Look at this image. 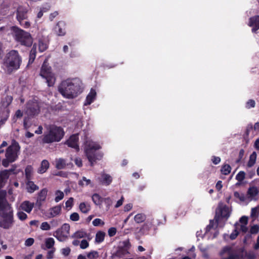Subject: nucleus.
Returning a JSON list of instances; mask_svg holds the SVG:
<instances>
[{"label":"nucleus","instance_id":"f257e3e1","mask_svg":"<svg viewBox=\"0 0 259 259\" xmlns=\"http://www.w3.org/2000/svg\"><path fill=\"white\" fill-rule=\"evenodd\" d=\"M82 83L78 78L68 79L61 82L58 87V91L65 98H75L82 92Z\"/></svg>","mask_w":259,"mask_h":259},{"label":"nucleus","instance_id":"f03ea898","mask_svg":"<svg viewBox=\"0 0 259 259\" xmlns=\"http://www.w3.org/2000/svg\"><path fill=\"white\" fill-rule=\"evenodd\" d=\"M0 227L5 229L11 228L13 224V210L6 199V192L0 191Z\"/></svg>","mask_w":259,"mask_h":259},{"label":"nucleus","instance_id":"7ed1b4c3","mask_svg":"<svg viewBox=\"0 0 259 259\" xmlns=\"http://www.w3.org/2000/svg\"><path fill=\"white\" fill-rule=\"evenodd\" d=\"M84 145L85 154L91 165H93L94 162L97 160L101 159L102 157V155L101 153L96 152L101 147L98 143L94 142L90 138L86 136L84 139Z\"/></svg>","mask_w":259,"mask_h":259},{"label":"nucleus","instance_id":"20e7f679","mask_svg":"<svg viewBox=\"0 0 259 259\" xmlns=\"http://www.w3.org/2000/svg\"><path fill=\"white\" fill-rule=\"evenodd\" d=\"M63 130L55 125L50 126L48 132L43 136L42 141L44 143L50 144L59 142L64 137Z\"/></svg>","mask_w":259,"mask_h":259},{"label":"nucleus","instance_id":"39448f33","mask_svg":"<svg viewBox=\"0 0 259 259\" xmlns=\"http://www.w3.org/2000/svg\"><path fill=\"white\" fill-rule=\"evenodd\" d=\"M5 63L9 69H18L21 63V58L18 51L16 50L10 51L6 56Z\"/></svg>","mask_w":259,"mask_h":259},{"label":"nucleus","instance_id":"423d86ee","mask_svg":"<svg viewBox=\"0 0 259 259\" xmlns=\"http://www.w3.org/2000/svg\"><path fill=\"white\" fill-rule=\"evenodd\" d=\"M14 30L15 39L17 41L22 45L27 47H30L32 45L33 39L29 33L18 27H15Z\"/></svg>","mask_w":259,"mask_h":259},{"label":"nucleus","instance_id":"0eeeda50","mask_svg":"<svg viewBox=\"0 0 259 259\" xmlns=\"http://www.w3.org/2000/svg\"><path fill=\"white\" fill-rule=\"evenodd\" d=\"M40 75L46 79L48 86L51 87L54 84L56 78L54 74L51 71V68L49 66L47 60L44 62L41 67Z\"/></svg>","mask_w":259,"mask_h":259},{"label":"nucleus","instance_id":"6e6552de","mask_svg":"<svg viewBox=\"0 0 259 259\" xmlns=\"http://www.w3.org/2000/svg\"><path fill=\"white\" fill-rule=\"evenodd\" d=\"M20 147L17 142L13 141L12 144L7 149L5 156L13 162L17 160L20 152Z\"/></svg>","mask_w":259,"mask_h":259},{"label":"nucleus","instance_id":"1a4fd4ad","mask_svg":"<svg viewBox=\"0 0 259 259\" xmlns=\"http://www.w3.org/2000/svg\"><path fill=\"white\" fill-rule=\"evenodd\" d=\"M70 226L68 224H63L62 227L56 230L54 236L60 242L66 241L69 235Z\"/></svg>","mask_w":259,"mask_h":259},{"label":"nucleus","instance_id":"9d476101","mask_svg":"<svg viewBox=\"0 0 259 259\" xmlns=\"http://www.w3.org/2000/svg\"><path fill=\"white\" fill-rule=\"evenodd\" d=\"M39 110V107L38 102L35 100H32L27 103L25 112L28 115H32L37 114Z\"/></svg>","mask_w":259,"mask_h":259},{"label":"nucleus","instance_id":"9b49d317","mask_svg":"<svg viewBox=\"0 0 259 259\" xmlns=\"http://www.w3.org/2000/svg\"><path fill=\"white\" fill-rule=\"evenodd\" d=\"M230 210L229 207L220 204L216 210V214L222 218H228L230 216Z\"/></svg>","mask_w":259,"mask_h":259},{"label":"nucleus","instance_id":"f8f14e48","mask_svg":"<svg viewBox=\"0 0 259 259\" xmlns=\"http://www.w3.org/2000/svg\"><path fill=\"white\" fill-rule=\"evenodd\" d=\"M78 142V135H73L70 136L69 139L66 142V143L69 147L74 148L76 151H78L79 148Z\"/></svg>","mask_w":259,"mask_h":259},{"label":"nucleus","instance_id":"ddd939ff","mask_svg":"<svg viewBox=\"0 0 259 259\" xmlns=\"http://www.w3.org/2000/svg\"><path fill=\"white\" fill-rule=\"evenodd\" d=\"M28 9L22 6H20L17 10V19L18 21H22L27 18V13Z\"/></svg>","mask_w":259,"mask_h":259},{"label":"nucleus","instance_id":"4468645a","mask_svg":"<svg viewBox=\"0 0 259 259\" xmlns=\"http://www.w3.org/2000/svg\"><path fill=\"white\" fill-rule=\"evenodd\" d=\"M98 179L102 184L106 186L109 185L112 182V177L110 175L105 172H102L101 174V177Z\"/></svg>","mask_w":259,"mask_h":259},{"label":"nucleus","instance_id":"2eb2a0df","mask_svg":"<svg viewBox=\"0 0 259 259\" xmlns=\"http://www.w3.org/2000/svg\"><path fill=\"white\" fill-rule=\"evenodd\" d=\"M249 26L252 27V32L259 29V16L251 17L249 19Z\"/></svg>","mask_w":259,"mask_h":259},{"label":"nucleus","instance_id":"dca6fc26","mask_svg":"<svg viewBox=\"0 0 259 259\" xmlns=\"http://www.w3.org/2000/svg\"><path fill=\"white\" fill-rule=\"evenodd\" d=\"M34 206V203L26 200L21 203L20 205V208L22 210H24L27 213H30L32 211Z\"/></svg>","mask_w":259,"mask_h":259},{"label":"nucleus","instance_id":"f3484780","mask_svg":"<svg viewBox=\"0 0 259 259\" xmlns=\"http://www.w3.org/2000/svg\"><path fill=\"white\" fill-rule=\"evenodd\" d=\"M48 194V189L44 188L42 189L38 194L37 198L36 204L39 206L41 205V203L46 200Z\"/></svg>","mask_w":259,"mask_h":259},{"label":"nucleus","instance_id":"a211bd4d","mask_svg":"<svg viewBox=\"0 0 259 259\" xmlns=\"http://www.w3.org/2000/svg\"><path fill=\"white\" fill-rule=\"evenodd\" d=\"M10 171H12V170H4L0 172V187H2L8 179Z\"/></svg>","mask_w":259,"mask_h":259},{"label":"nucleus","instance_id":"6ab92c4d","mask_svg":"<svg viewBox=\"0 0 259 259\" xmlns=\"http://www.w3.org/2000/svg\"><path fill=\"white\" fill-rule=\"evenodd\" d=\"M12 100L13 97L11 96H7L0 103V109H6L11 104Z\"/></svg>","mask_w":259,"mask_h":259},{"label":"nucleus","instance_id":"aec40b11","mask_svg":"<svg viewBox=\"0 0 259 259\" xmlns=\"http://www.w3.org/2000/svg\"><path fill=\"white\" fill-rule=\"evenodd\" d=\"M96 96V92L95 90L92 89L90 93L88 94L86 98L85 102L84 104V105H90L95 100Z\"/></svg>","mask_w":259,"mask_h":259},{"label":"nucleus","instance_id":"412c9836","mask_svg":"<svg viewBox=\"0 0 259 259\" xmlns=\"http://www.w3.org/2000/svg\"><path fill=\"white\" fill-rule=\"evenodd\" d=\"M55 30L58 35H64L65 34L64 23L62 22H59L55 27Z\"/></svg>","mask_w":259,"mask_h":259},{"label":"nucleus","instance_id":"4be33fe9","mask_svg":"<svg viewBox=\"0 0 259 259\" xmlns=\"http://www.w3.org/2000/svg\"><path fill=\"white\" fill-rule=\"evenodd\" d=\"M50 166L49 162L47 160H43L40 164V166L38 168L37 172L39 174L45 173L49 168Z\"/></svg>","mask_w":259,"mask_h":259},{"label":"nucleus","instance_id":"5701e85b","mask_svg":"<svg viewBox=\"0 0 259 259\" xmlns=\"http://www.w3.org/2000/svg\"><path fill=\"white\" fill-rule=\"evenodd\" d=\"M78 185L81 187L90 186V187H93L94 186L92 181L89 179H87L85 177H82L78 181Z\"/></svg>","mask_w":259,"mask_h":259},{"label":"nucleus","instance_id":"b1692460","mask_svg":"<svg viewBox=\"0 0 259 259\" xmlns=\"http://www.w3.org/2000/svg\"><path fill=\"white\" fill-rule=\"evenodd\" d=\"M61 211V207L60 206H56L49 210V218L55 217L59 215Z\"/></svg>","mask_w":259,"mask_h":259},{"label":"nucleus","instance_id":"393cba45","mask_svg":"<svg viewBox=\"0 0 259 259\" xmlns=\"http://www.w3.org/2000/svg\"><path fill=\"white\" fill-rule=\"evenodd\" d=\"M225 253H227L229 255L228 257L223 258L222 259H235L234 256L231 253V248L230 247H225L220 252V254L221 255H223Z\"/></svg>","mask_w":259,"mask_h":259},{"label":"nucleus","instance_id":"a878e982","mask_svg":"<svg viewBox=\"0 0 259 259\" xmlns=\"http://www.w3.org/2000/svg\"><path fill=\"white\" fill-rule=\"evenodd\" d=\"M256 157L257 154L256 152H253L249 156V160L247 163V167H251L255 164L256 160Z\"/></svg>","mask_w":259,"mask_h":259},{"label":"nucleus","instance_id":"bb28decb","mask_svg":"<svg viewBox=\"0 0 259 259\" xmlns=\"http://www.w3.org/2000/svg\"><path fill=\"white\" fill-rule=\"evenodd\" d=\"M87 236V233L85 231H84L83 230H79V231H77L76 232H75L71 236V237L72 238L80 239V238L86 237Z\"/></svg>","mask_w":259,"mask_h":259},{"label":"nucleus","instance_id":"cd10ccee","mask_svg":"<svg viewBox=\"0 0 259 259\" xmlns=\"http://www.w3.org/2000/svg\"><path fill=\"white\" fill-rule=\"evenodd\" d=\"M105 233L102 231H98L96 235L95 242L97 243H100L103 242L104 240Z\"/></svg>","mask_w":259,"mask_h":259},{"label":"nucleus","instance_id":"c85d7f7f","mask_svg":"<svg viewBox=\"0 0 259 259\" xmlns=\"http://www.w3.org/2000/svg\"><path fill=\"white\" fill-rule=\"evenodd\" d=\"M26 185L27 189L29 193H32L38 189V187L31 181H28Z\"/></svg>","mask_w":259,"mask_h":259},{"label":"nucleus","instance_id":"c756f323","mask_svg":"<svg viewBox=\"0 0 259 259\" xmlns=\"http://www.w3.org/2000/svg\"><path fill=\"white\" fill-rule=\"evenodd\" d=\"M55 201L58 202L63 199L64 194L63 192L58 190L55 192Z\"/></svg>","mask_w":259,"mask_h":259},{"label":"nucleus","instance_id":"7c9ffc66","mask_svg":"<svg viewBox=\"0 0 259 259\" xmlns=\"http://www.w3.org/2000/svg\"><path fill=\"white\" fill-rule=\"evenodd\" d=\"M66 162L63 159H58L56 160V167L58 169H63L66 167Z\"/></svg>","mask_w":259,"mask_h":259},{"label":"nucleus","instance_id":"2f4dec72","mask_svg":"<svg viewBox=\"0 0 259 259\" xmlns=\"http://www.w3.org/2000/svg\"><path fill=\"white\" fill-rule=\"evenodd\" d=\"M92 200L94 203L97 205H101L103 201V199L98 194H94L92 196Z\"/></svg>","mask_w":259,"mask_h":259},{"label":"nucleus","instance_id":"473e14b6","mask_svg":"<svg viewBox=\"0 0 259 259\" xmlns=\"http://www.w3.org/2000/svg\"><path fill=\"white\" fill-rule=\"evenodd\" d=\"M79 209L82 212L87 213L90 210V205L89 204L82 202L79 205Z\"/></svg>","mask_w":259,"mask_h":259},{"label":"nucleus","instance_id":"72a5a7b5","mask_svg":"<svg viewBox=\"0 0 259 259\" xmlns=\"http://www.w3.org/2000/svg\"><path fill=\"white\" fill-rule=\"evenodd\" d=\"M134 220L137 223H141L146 220V215L143 213H138L135 216Z\"/></svg>","mask_w":259,"mask_h":259},{"label":"nucleus","instance_id":"f704fd0d","mask_svg":"<svg viewBox=\"0 0 259 259\" xmlns=\"http://www.w3.org/2000/svg\"><path fill=\"white\" fill-rule=\"evenodd\" d=\"M45 246L47 249L52 248L55 244V240L53 238H48L45 240Z\"/></svg>","mask_w":259,"mask_h":259},{"label":"nucleus","instance_id":"c9c22d12","mask_svg":"<svg viewBox=\"0 0 259 259\" xmlns=\"http://www.w3.org/2000/svg\"><path fill=\"white\" fill-rule=\"evenodd\" d=\"M259 215V207H255L251 209L250 217L253 219V221L255 220Z\"/></svg>","mask_w":259,"mask_h":259},{"label":"nucleus","instance_id":"e433bc0d","mask_svg":"<svg viewBox=\"0 0 259 259\" xmlns=\"http://www.w3.org/2000/svg\"><path fill=\"white\" fill-rule=\"evenodd\" d=\"M258 193V189L255 187H250L248 190V194L251 197H253L257 195Z\"/></svg>","mask_w":259,"mask_h":259},{"label":"nucleus","instance_id":"4c0bfd02","mask_svg":"<svg viewBox=\"0 0 259 259\" xmlns=\"http://www.w3.org/2000/svg\"><path fill=\"white\" fill-rule=\"evenodd\" d=\"M231 170V167L229 164H224L221 168L222 173L225 175H227L230 174Z\"/></svg>","mask_w":259,"mask_h":259},{"label":"nucleus","instance_id":"58836bf2","mask_svg":"<svg viewBox=\"0 0 259 259\" xmlns=\"http://www.w3.org/2000/svg\"><path fill=\"white\" fill-rule=\"evenodd\" d=\"M235 227L237 230L239 229L243 233H246L248 231L247 225L236 223Z\"/></svg>","mask_w":259,"mask_h":259},{"label":"nucleus","instance_id":"ea45409f","mask_svg":"<svg viewBox=\"0 0 259 259\" xmlns=\"http://www.w3.org/2000/svg\"><path fill=\"white\" fill-rule=\"evenodd\" d=\"M87 257L89 259H97L99 257V253L97 251H91L87 253Z\"/></svg>","mask_w":259,"mask_h":259},{"label":"nucleus","instance_id":"a19ab883","mask_svg":"<svg viewBox=\"0 0 259 259\" xmlns=\"http://www.w3.org/2000/svg\"><path fill=\"white\" fill-rule=\"evenodd\" d=\"M48 48L47 44L43 40H40L38 42V49L40 52L45 51Z\"/></svg>","mask_w":259,"mask_h":259},{"label":"nucleus","instance_id":"79ce46f5","mask_svg":"<svg viewBox=\"0 0 259 259\" xmlns=\"http://www.w3.org/2000/svg\"><path fill=\"white\" fill-rule=\"evenodd\" d=\"M33 171V168L31 165H28L25 170V175L27 179H30Z\"/></svg>","mask_w":259,"mask_h":259},{"label":"nucleus","instance_id":"37998d69","mask_svg":"<svg viewBox=\"0 0 259 259\" xmlns=\"http://www.w3.org/2000/svg\"><path fill=\"white\" fill-rule=\"evenodd\" d=\"M256 253L252 250L245 252V257L247 259H255L256 258Z\"/></svg>","mask_w":259,"mask_h":259},{"label":"nucleus","instance_id":"c03bdc74","mask_svg":"<svg viewBox=\"0 0 259 259\" xmlns=\"http://www.w3.org/2000/svg\"><path fill=\"white\" fill-rule=\"evenodd\" d=\"M40 228L41 230H42L43 231H49V230H51V226L50 225V224L48 222H42L41 223V224L40 225Z\"/></svg>","mask_w":259,"mask_h":259},{"label":"nucleus","instance_id":"a18cd8bd","mask_svg":"<svg viewBox=\"0 0 259 259\" xmlns=\"http://www.w3.org/2000/svg\"><path fill=\"white\" fill-rule=\"evenodd\" d=\"M17 215L19 219L21 221H24L27 218V215L25 212L21 210L18 211Z\"/></svg>","mask_w":259,"mask_h":259},{"label":"nucleus","instance_id":"49530a36","mask_svg":"<svg viewBox=\"0 0 259 259\" xmlns=\"http://www.w3.org/2000/svg\"><path fill=\"white\" fill-rule=\"evenodd\" d=\"M92 224L94 226H103L105 223L100 219H96L93 221Z\"/></svg>","mask_w":259,"mask_h":259},{"label":"nucleus","instance_id":"de8ad7c7","mask_svg":"<svg viewBox=\"0 0 259 259\" xmlns=\"http://www.w3.org/2000/svg\"><path fill=\"white\" fill-rule=\"evenodd\" d=\"M245 174L244 171H240L236 176V179L239 182L242 181L245 178Z\"/></svg>","mask_w":259,"mask_h":259},{"label":"nucleus","instance_id":"09e8293b","mask_svg":"<svg viewBox=\"0 0 259 259\" xmlns=\"http://www.w3.org/2000/svg\"><path fill=\"white\" fill-rule=\"evenodd\" d=\"M259 231V226L257 225H253L251 227L249 232L251 234H256Z\"/></svg>","mask_w":259,"mask_h":259},{"label":"nucleus","instance_id":"8fccbe9b","mask_svg":"<svg viewBox=\"0 0 259 259\" xmlns=\"http://www.w3.org/2000/svg\"><path fill=\"white\" fill-rule=\"evenodd\" d=\"M79 246L80 248L84 249L89 247V243L87 240L83 239L80 242Z\"/></svg>","mask_w":259,"mask_h":259},{"label":"nucleus","instance_id":"3c124183","mask_svg":"<svg viewBox=\"0 0 259 259\" xmlns=\"http://www.w3.org/2000/svg\"><path fill=\"white\" fill-rule=\"evenodd\" d=\"M34 242V240L33 238H29L25 240L24 245L26 246H31V245H33Z\"/></svg>","mask_w":259,"mask_h":259},{"label":"nucleus","instance_id":"603ef678","mask_svg":"<svg viewBox=\"0 0 259 259\" xmlns=\"http://www.w3.org/2000/svg\"><path fill=\"white\" fill-rule=\"evenodd\" d=\"M70 219L73 221H77L79 219V214L77 212H73L70 215Z\"/></svg>","mask_w":259,"mask_h":259},{"label":"nucleus","instance_id":"864d4df0","mask_svg":"<svg viewBox=\"0 0 259 259\" xmlns=\"http://www.w3.org/2000/svg\"><path fill=\"white\" fill-rule=\"evenodd\" d=\"M116 233V229L114 227H111L108 231V235L110 237L114 236Z\"/></svg>","mask_w":259,"mask_h":259},{"label":"nucleus","instance_id":"5fc2aeb1","mask_svg":"<svg viewBox=\"0 0 259 259\" xmlns=\"http://www.w3.org/2000/svg\"><path fill=\"white\" fill-rule=\"evenodd\" d=\"M234 195L236 198H238L241 201H243L245 200L244 195L242 194H240L238 192H235Z\"/></svg>","mask_w":259,"mask_h":259},{"label":"nucleus","instance_id":"6e6d98bb","mask_svg":"<svg viewBox=\"0 0 259 259\" xmlns=\"http://www.w3.org/2000/svg\"><path fill=\"white\" fill-rule=\"evenodd\" d=\"M19 22L20 24L25 28H29L30 26V23L28 21H24V20H22V21Z\"/></svg>","mask_w":259,"mask_h":259},{"label":"nucleus","instance_id":"4d7b16f0","mask_svg":"<svg viewBox=\"0 0 259 259\" xmlns=\"http://www.w3.org/2000/svg\"><path fill=\"white\" fill-rule=\"evenodd\" d=\"M238 224L247 225L248 218L246 216H242L239 220V223Z\"/></svg>","mask_w":259,"mask_h":259},{"label":"nucleus","instance_id":"13d9d810","mask_svg":"<svg viewBox=\"0 0 259 259\" xmlns=\"http://www.w3.org/2000/svg\"><path fill=\"white\" fill-rule=\"evenodd\" d=\"M104 202L106 204L107 208L109 209V207L111 205L112 203V200L110 197L105 198L104 199H103Z\"/></svg>","mask_w":259,"mask_h":259},{"label":"nucleus","instance_id":"bf43d9fd","mask_svg":"<svg viewBox=\"0 0 259 259\" xmlns=\"http://www.w3.org/2000/svg\"><path fill=\"white\" fill-rule=\"evenodd\" d=\"M238 234H239V232H238V230L235 228V229L234 230V231L231 234L230 237L231 239L234 240L237 237Z\"/></svg>","mask_w":259,"mask_h":259},{"label":"nucleus","instance_id":"052dcab7","mask_svg":"<svg viewBox=\"0 0 259 259\" xmlns=\"http://www.w3.org/2000/svg\"><path fill=\"white\" fill-rule=\"evenodd\" d=\"M73 198L72 197H70L65 203L66 207H71L73 205Z\"/></svg>","mask_w":259,"mask_h":259},{"label":"nucleus","instance_id":"680f3d73","mask_svg":"<svg viewBox=\"0 0 259 259\" xmlns=\"http://www.w3.org/2000/svg\"><path fill=\"white\" fill-rule=\"evenodd\" d=\"M255 101L253 100H249L247 103H246V107L247 108H250L251 107H254L255 106Z\"/></svg>","mask_w":259,"mask_h":259},{"label":"nucleus","instance_id":"e2e57ef3","mask_svg":"<svg viewBox=\"0 0 259 259\" xmlns=\"http://www.w3.org/2000/svg\"><path fill=\"white\" fill-rule=\"evenodd\" d=\"M70 251V248L66 247L62 249V253L65 256H67L69 254Z\"/></svg>","mask_w":259,"mask_h":259},{"label":"nucleus","instance_id":"0e129e2a","mask_svg":"<svg viewBox=\"0 0 259 259\" xmlns=\"http://www.w3.org/2000/svg\"><path fill=\"white\" fill-rule=\"evenodd\" d=\"M6 112H7V113H6V116L5 117V118L2 119L0 121V124L1 125H2V124H4L5 121L8 119V118L9 117V109H7Z\"/></svg>","mask_w":259,"mask_h":259},{"label":"nucleus","instance_id":"69168bd1","mask_svg":"<svg viewBox=\"0 0 259 259\" xmlns=\"http://www.w3.org/2000/svg\"><path fill=\"white\" fill-rule=\"evenodd\" d=\"M253 248L254 250H259V235L256 238V242L253 245Z\"/></svg>","mask_w":259,"mask_h":259},{"label":"nucleus","instance_id":"338daca9","mask_svg":"<svg viewBox=\"0 0 259 259\" xmlns=\"http://www.w3.org/2000/svg\"><path fill=\"white\" fill-rule=\"evenodd\" d=\"M11 163L10 160L8 159V158H6L2 160V165L5 167H7L9 163Z\"/></svg>","mask_w":259,"mask_h":259},{"label":"nucleus","instance_id":"774afa93","mask_svg":"<svg viewBox=\"0 0 259 259\" xmlns=\"http://www.w3.org/2000/svg\"><path fill=\"white\" fill-rule=\"evenodd\" d=\"M212 161L214 164H217L220 162L221 158L219 157L213 156L212 158Z\"/></svg>","mask_w":259,"mask_h":259}]
</instances>
